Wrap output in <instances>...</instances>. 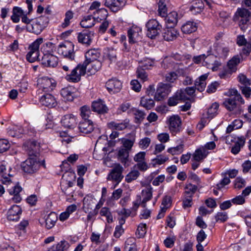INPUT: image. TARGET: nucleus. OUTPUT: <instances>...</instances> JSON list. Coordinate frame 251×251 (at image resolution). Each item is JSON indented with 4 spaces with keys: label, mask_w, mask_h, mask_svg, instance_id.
I'll return each instance as SVG.
<instances>
[{
    "label": "nucleus",
    "mask_w": 251,
    "mask_h": 251,
    "mask_svg": "<svg viewBox=\"0 0 251 251\" xmlns=\"http://www.w3.org/2000/svg\"><path fill=\"white\" fill-rule=\"evenodd\" d=\"M140 105L146 109H151L154 106V100L147 97H143L141 99Z\"/></svg>",
    "instance_id": "40"
},
{
    "label": "nucleus",
    "mask_w": 251,
    "mask_h": 251,
    "mask_svg": "<svg viewBox=\"0 0 251 251\" xmlns=\"http://www.w3.org/2000/svg\"><path fill=\"white\" fill-rule=\"evenodd\" d=\"M196 87H188L185 89H180L178 91L181 96H182L183 100H189L190 97L192 96L195 92Z\"/></svg>",
    "instance_id": "33"
},
{
    "label": "nucleus",
    "mask_w": 251,
    "mask_h": 251,
    "mask_svg": "<svg viewBox=\"0 0 251 251\" xmlns=\"http://www.w3.org/2000/svg\"><path fill=\"white\" fill-rule=\"evenodd\" d=\"M197 29V24L193 21H188L181 26L182 31L185 34H190Z\"/></svg>",
    "instance_id": "31"
},
{
    "label": "nucleus",
    "mask_w": 251,
    "mask_h": 251,
    "mask_svg": "<svg viewBox=\"0 0 251 251\" xmlns=\"http://www.w3.org/2000/svg\"><path fill=\"white\" fill-rule=\"evenodd\" d=\"M61 124L65 127L73 128L76 125V118L73 114H66L62 117Z\"/></svg>",
    "instance_id": "22"
},
{
    "label": "nucleus",
    "mask_w": 251,
    "mask_h": 251,
    "mask_svg": "<svg viewBox=\"0 0 251 251\" xmlns=\"http://www.w3.org/2000/svg\"><path fill=\"white\" fill-rule=\"evenodd\" d=\"M214 50L219 57H226L229 51V49L224 44L216 43L214 46Z\"/></svg>",
    "instance_id": "26"
},
{
    "label": "nucleus",
    "mask_w": 251,
    "mask_h": 251,
    "mask_svg": "<svg viewBox=\"0 0 251 251\" xmlns=\"http://www.w3.org/2000/svg\"><path fill=\"white\" fill-rule=\"evenodd\" d=\"M219 105L217 102L213 103L208 109L207 114L210 117H213L216 114Z\"/></svg>",
    "instance_id": "60"
},
{
    "label": "nucleus",
    "mask_w": 251,
    "mask_h": 251,
    "mask_svg": "<svg viewBox=\"0 0 251 251\" xmlns=\"http://www.w3.org/2000/svg\"><path fill=\"white\" fill-rule=\"evenodd\" d=\"M126 2L125 0H105L104 4L112 11L117 12L125 5Z\"/></svg>",
    "instance_id": "17"
},
{
    "label": "nucleus",
    "mask_w": 251,
    "mask_h": 251,
    "mask_svg": "<svg viewBox=\"0 0 251 251\" xmlns=\"http://www.w3.org/2000/svg\"><path fill=\"white\" fill-rule=\"evenodd\" d=\"M123 171V167L120 164H116L110 170L107 176V180L115 182L116 185L118 184L124 177L122 175Z\"/></svg>",
    "instance_id": "9"
},
{
    "label": "nucleus",
    "mask_w": 251,
    "mask_h": 251,
    "mask_svg": "<svg viewBox=\"0 0 251 251\" xmlns=\"http://www.w3.org/2000/svg\"><path fill=\"white\" fill-rule=\"evenodd\" d=\"M93 36V32L84 30L78 33L77 40L79 43L88 46L91 44Z\"/></svg>",
    "instance_id": "14"
},
{
    "label": "nucleus",
    "mask_w": 251,
    "mask_h": 251,
    "mask_svg": "<svg viewBox=\"0 0 251 251\" xmlns=\"http://www.w3.org/2000/svg\"><path fill=\"white\" fill-rule=\"evenodd\" d=\"M85 75V70L81 63L73 68L71 73L65 76V79L70 82L76 83L81 79V77Z\"/></svg>",
    "instance_id": "6"
},
{
    "label": "nucleus",
    "mask_w": 251,
    "mask_h": 251,
    "mask_svg": "<svg viewBox=\"0 0 251 251\" xmlns=\"http://www.w3.org/2000/svg\"><path fill=\"white\" fill-rule=\"evenodd\" d=\"M43 47L41 48V52L43 53V56H42V59L40 60V55L39 54V52H34L33 53L30 54H27L26 55V59L29 62L32 63L35 62L36 60L41 61V64L44 66L46 67L47 66V51L46 50V47H47V44H46Z\"/></svg>",
    "instance_id": "11"
},
{
    "label": "nucleus",
    "mask_w": 251,
    "mask_h": 251,
    "mask_svg": "<svg viewBox=\"0 0 251 251\" xmlns=\"http://www.w3.org/2000/svg\"><path fill=\"white\" fill-rule=\"evenodd\" d=\"M145 70L144 68L138 67L136 71L138 78L143 82L146 81L148 79V75Z\"/></svg>",
    "instance_id": "57"
},
{
    "label": "nucleus",
    "mask_w": 251,
    "mask_h": 251,
    "mask_svg": "<svg viewBox=\"0 0 251 251\" xmlns=\"http://www.w3.org/2000/svg\"><path fill=\"white\" fill-rule=\"evenodd\" d=\"M240 61V60L239 57L234 56L228 61L226 67L231 73H235L237 70V67L239 64Z\"/></svg>",
    "instance_id": "37"
},
{
    "label": "nucleus",
    "mask_w": 251,
    "mask_h": 251,
    "mask_svg": "<svg viewBox=\"0 0 251 251\" xmlns=\"http://www.w3.org/2000/svg\"><path fill=\"white\" fill-rule=\"evenodd\" d=\"M74 46L71 42H65L60 44L58 48V53L62 54L65 57L71 60L75 58V52L74 51Z\"/></svg>",
    "instance_id": "8"
},
{
    "label": "nucleus",
    "mask_w": 251,
    "mask_h": 251,
    "mask_svg": "<svg viewBox=\"0 0 251 251\" xmlns=\"http://www.w3.org/2000/svg\"><path fill=\"white\" fill-rule=\"evenodd\" d=\"M74 89L71 87H67L62 88L60 91V94L64 100L72 101L74 98Z\"/></svg>",
    "instance_id": "32"
},
{
    "label": "nucleus",
    "mask_w": 251,
    "mask_h": 251,
    "mask_svg": "<svg viewBox=\"0 0 251 251\" xmlns=\"http://www.w3.org/2000/svg\"><path fill=\"white\" fill-rule=\"evenodd\" d=\"M73 18L74 13L71 10L67 11L65 13L64 22L62 24V27L65 28L69 26L71 23V20Z\"/></svg>",
    "instance_id": "52"
},
{
    "label": "nucleus",
    "mask_w": 251,
    "mask_h": 251,
    "mask_svg": "<svg viewBox=\"0 0 251 251\" xmlns=\"http://www.w3.org/2000/svg\"><path fill=\"white\" fill-rule=\"evenodd\" d=\"M147 35L151 39H153L161 32L162 25L155 19H151L146 24Z\"/></svg>",
    "instance_id": "5"
},
{
    "label": "nucleus",
    "mask_w": 251,
    "mask_h": 251,
    "mask_svg": "<svg viewBox=\"0 0 251 251\" xmlns=\"http://www.w3.org/2000/svg\"><path fill=\"white\" fill-rule=\"evenodd\" d=\"M165 17L166 23L167 26L174 27L177 24L178 21L182 17L181 14H178L175 11L169 13Z\"/></svg>",
    "instance_id": "19"
},
{
    "label": "nucleus",
    "mask_w": 251,
    "mask_h": 251,
    "mask_svg": "<svg viewBox=\"0 0 251 251\" xmlns=\"http://www.w3.org/2000/svg\"><path fill=\"white\" fill-rule=\"evenodd\" d=\"M139 31L141 32V30L138 27H133L128 30L127 36L130 44H134L138 40L140 35Z\"/></svg>",
    "instance_id": "27"
},
{
    "label": "nucleus",
    "mask_w": 251,
    "mask_h": 251,
    "mask_svg": "<svg viewBox=\"0 0 251 251\" xmlns=\"http://www.w3.org/2000/svg\"><path fill=\"white\" fill-rule=\"evenodd\" d=\"M24 149L29 156H36L40 151V145L34 141H29L24 145Z\"/></svg>",
    "instance_id": "12"
},
{
    "label": "nucleus",
    "mask_w": 251,
    "mask_h": 251,
    "mask_svg": "<svg viewBox=\"0 0 251 251\" xmlns=\"http://www.w3.org/2000/svg\"><path fill=\"white\" fill-rule=\"evenodd\" d=\"M147 232V225L146 224L141 223L138 226L136 234L138 238H142L144 236Z\"/></svg>",
    "instance_id": "55"
},
{
    "label": "nucleus",
    "mask_w": 251,
    "mask_h": 251,
    "mask_svg": "<svg viewBox=\"0 0 251 251\" xmlns=\"http://www.w3.org/2000/svg\"><path fill=\"white\" fill-rule=\"evenodd\" d=\"M41 165L46 168L45 159L40 163L34 157H29L22 163L21 167L25 173L31 174L36 172Z\"/></svg>",
    "instance_id": "4"
},
{
    "label": "nucleus",
    "mask_w": 251,
    "mask_h": 251,
    "mask_svg": "<svg viewBox=\"0 0 251 251\" xmlns=\"http://www.w3.org/2000/svg\"><path fill=\"white\" fill-rule=\"evenodd\" d=\"M46 81L47 79L46 78H39L37 81V85L39 88L38 93L42 94V91L44 92L39 100L40 106L41 107L44 106V109H46V107L47 106V101L46 100V96L47 95V93L46 91L47 88L43 85V84L44 82H46Z\"/></svg>",
    "instance_id": "15"
},
{
    "label": "nucleus",
    "mask_w": 251,
    "mask_h": 251,
    "mask_svg": "<svg viewBox=\"0 0 251 251\" xmlns=\"http://www.w3.org/2000/svg\"><path fill=\"white\" fill-rule=\"evenodd\" d=\"M207 156L206 151L203 147L197 149L192 155V161H202Z\"/></svg>",
    "instance_id": "30"
},
{
    "label": "nucleus",
    "mask_w": 251,
    "mask_h": 251,
    "mask_svg": "<svg viewBox=\"0 0 251 251\" xmlns=\"http://www.w3.org/2000/svg\"><path fill=\"white\" fill-rule=\"evenodd\" d=\"M213 58V55H208L205 56L204 54H202L198 56H195L193 58V61L196 64H200L201 61H203L204 63H208L209 59Z\"/></svg>",
    "instance_id": "50"
},
{
    "label": "nucleus",
    "mask_w": 251,
    "mask_h": 251,
    "mask_svg": "<svg viewBox=\"0 0 251 251\" xmlns=\"http://www.w3.org/2000/svg\"><path fill=\"white\" fill-rule=\"evenodd\" d=\"M162 34L164 40L170 41L175 40L178 36L179 32L174 27L167 26Z\"/></svg>",
    "instance_id": "20"
},
{
    "label": "nucleus",
    "mask_w": 251,
    "mask_h": 251,
    "mask_svg": "<svg viewBox=\"0 0 251 251\" xmlns=\"http://www.w3.org/2000/svg\"><path fill=\"white\" fill-rule=\"evenodd\" d=\"M245 144V140L242 138H239L232 146L231 152L234 154H237L240 151L241 148L243 147Z\"/></svg>",
    "instance_id": "47"
},
{
    "label": "nucleus",
    "mask_w": 251,
    "mask_h": 251,
    "mask_svg": "<svg viewBox=\"0 0 251 251\" xmlns=\"http://www.w3.org/2000/svg\"><path fill=\"white\" fill-rule=\"evenodd\" d=\"M10 146L9 141L6 139H0V153L3 152L9 149Z\"/></svg>",
    "instance_id": "63"
},
{
    "label": "nucleus",
    "mask_w": 251,
    "mask_h": 251,
    "mask_svg": "<svg viewBox=\"0 0 251 251\" xmlns=\"http://www.w3.org/2000/svg\"><path fill=\"white\" fill-rule=\"evenodd\" d=\"M100 53L99 50L93 49L89 50L85 54V60L84 62L87 63L88 61H98L100 57Z\"/></svg>",
    "instance_id": "25"
},
{
    "label": "nucleus",
    "mask_w": 251,
    "mask_h": 251,
    "mask_svg": "<svg viewBox=\"0 0 251 251\" xmlns=\"http://www.w3.org/2000/svg\"><path fill=\"white\" fill-rule=\"evenodd\" d=\"M180 92L177 91L176 92L172 97H170L168 100V105L170 106H174L176 105L179 100H182V96L180 94Z\"/></svg>",
    "instance_id": "46"
},
{
    "label": "nucleus",
    "mask_w": 251,
    "mask_h": 251,
    "mask_svg": "<svg viewBox=\"0 0 251 251\" xmlns=\"http://www.w3.org/2000/svg\"><path fill=\"white\" fill-rule=\"evenodd\" d=\"M129 151L126 149L120 147L118 151V157L123 164H126L129 157Z\"/></svg>",
    "instance_id": "39"
},
{
    "label": "nucleus",
    "mask_w": 251,
    "mask_h": 251,
    "mask_svg": "<svg viewBox=\"0 0 251 251\" xmlns=\"http://www.w3.org/2000/svg\"><path fill=\"white\" fill-rule=\"evenodd\" d=\"M208 74H205L196 80L195 82V87L200 92H202L205 89L206 85L205 81L208 77Z\"/></svg>",
    "instance_id": "28"
},
{
    "label": "nucleus",
    "mask_w": 251,
    "mask_h": 251,
    "mask_svg": "<svg viewBox=\"0 0 251 251\" xmlns=\"http://www.w3.org/2000/svg\"><path fill=\"white\" fill-rule=\"evenodd\" d=\"M57 219L58 217L57 214L55 212H51L48 215V222H50V225L48 224V229L54 226Z\"/></svg>",
    "instance_id": "58"
},
{
    "label": "nucleus",
    "mask_w": 251,
    "mask_h": 251,
    "mask_svg": "<svg viewBox=\"0 0 251 251\" xmlns=\"http://www.w3.org/2000/svg\"><path fill=\"white\" fill-rule=\"evenodd\" d=\"M228 217L226 212H218L215 216V219L216 222L224 223L227 221Z\"/></svg>",
    "instance_id": "56"
},
{
    "label": "nucleus",
    "mask_w": 251,
    "mask_h": 251,
    "mask_svg": "<svg viewBox=\"0 0 251 251\" xmlns=\"http://www.w3.org/2000/svg\"><path fill=\"white\" fill-rule=\"evenodd\" d=\"M105 56L111 62H115L117 60V52L113 48H108L105 52Z\"/></svg>",
    "instance_id": "49"
},
{
    "label": "nucleus",
    "mask_w": 251,
    "mask_h": 251,
    "mask_svg": "<svg viewBox=\"0 0 251 251\" xmlns=\"http://www.w3.org/2000/svg\"><path fill=\"white\" fill-rule=\"evenodd\" d=\"M43 39L40 38H38L33 42L29 47V51L27 54H30L34 52L39 51V46L43 43Z\"/></svg>",
    "instance_id": "48"
},
{
    "label": "nucleus",
    "mask_w": 251,
    "mask_h": 251,
    "mask_svg": "<svg viewBox=\"0 0 251 251\" xmlns=\"http://www.w3.org/2000/svg\"><path fill=\"white\" fill-rule=\"evenodd\" d=\"M21 213V208L17 205H13L7 212V219L9 221H18Z\"/></svg>",
    "instance_id": "21"
},
{
    "label": "nucleus",
    "mask_w": 251,
    "mask_h": 251,
    "mask_svg": "<svg viewBox=\"0 0 251 251\" xmlns=\"http://www.w3.org/2000/svg\"><path fill=\"white\" fill-rule=\"evenodd\" d=\"M96 16L88 15L85 17L80 22V25L84 28H90L95 25Z\"/></svg>",
    "instance_id": "35"
},
{
    "label": "nucleus",
    "mask_w": 251,
    "mask_h": 251,
    "mask_svg": "<svg viewBox=\"0 0 251 251\" xmlns=\"http://www.w3.org/2000/svg\"><path fill=\"white\" fill-rule=\"evenodd\" d=\"M233 94L234 96L225 99L223 105L227 110L233 111L235 114H240L243 112L242 105L245 103V101L236 90H233Z\"/></svg>",
    "instance_id": "2"
},
{
    "label": "nucleus",
    "mask_w": 251,
    "mask_h": 251,
    "mask_svg": "<svg viewBox=\"0 0 251 251\" xmlns=\"http://www.w3.org/2000/svg\"><path fill=\"white\" fill-rule=\"evenodd\" d=\"M167 0H156L158 15L162 17H166L167 14Z\"/></svg>",
    "instance_id": "36"
},
{
    "label": "nucleus",
    "mask_w": 251,
    "mask_h": 251,
    "mask_svg": "<svg viewBox=\"0 0 251 251\" xmlns=\"http://www.w3.org/2000/svg\"><path fill=\"white\" fill-rule=\"evenodd\" d=\"M100 214L101 216L105 217L107 222L109 224L113 222V218L110 210L107 207H102L100 211Z\"/></svg>",
    "instance_id": "41"
},
{
    "label": "nucleus",
    "mask_w": 251,
    "mask_h": 251,
    "mask_svg": "<svg viewBox=\"0 0 251 251\" xmlns=\"http://www.w3.org/2000/svg\"><path fill=\"white\" fill-rule=\"evenodd\" d=\"M124 251H137L135 239L134 238H129L126 240Z\"/></svg>",
    "instance_id": "45"
},
{
    "label": "nucleus",
    "mask_w": 251,
    "mask_h": 251,
    "mask_svg": "<svg viewBox=\"0 0 251 251\" xmlns=\"http://www.w3.org/2000/svg\"><path fill=\"white\" fill-rule=\"evenodd\" d=\"M139 175L140 173L138 171H132L126 176L125 180L127 183H130L133 180L136 179Z\"/></svg>",
    "instance_id": "54"
},
{
    "label": "nucleus",
    "mask_w": 251,
    "mask_h": 251,
    "mask_svg": "<svg viewBox=\"0 0 251 251\" xmlns=\"http://www.w3.org/2000/svg\"><path fill=\"white\" fill-rule=\"evenodd\" d=\"M92 108L93 111L100 114H104L108 111L107 106L101 100L93 101L92 103Z\"/></svg>",
    "instance_id": "18"
},
{
    "label": "nucleus",
    "mask_w": 251,
    "mask_h": 251,
    "mask_svg": "<svg viewBox=\"0 0 251 251\" xmlns=\"http://www.w3.org/2000/svg\"><path fill=\"white\" fill-rule=\"evenodd\" d=\"M128 120H125L122 122H111L108 124V127L112 129L123 130L126 129L128 126Z\"/></svg>",
    "instance_id": "29"
},
{
    "label": "nucleus",
    "mask_w": 251,
    "mask_h": 251,
    "mask_svg": "<svg viewBox=\"0 0 251 251\" xmlns=\"http://www.w3.org/2000/svg\"><path fill=\"white\" fill-rule=\"evenodd\" d=\"M48 52H49V50ZM58 57L48 52V67H51L53 68L55 67L58 65Z\"/></svg>",
    "instance_id": "53"
},
{
    "label": "nucleus",
    "mask_w": 251,
    "mask_h": 251,
    "mask_svg": "<svg viewBox=\"0 0 251 251\" xmlns=\"http://www.w3.org/2000/svg\"><path fill=\"white\" fill-rule=\"evenodd\" d=\"M105 86L109 93H115L121 90L122 87V83L116 78H112L106 82Z\"/></svg>",
    "instance_id": "16"
},
{
    "label": "nucleus",
    "mask_w": 251,
    "mask_h": 251,
    "mask_svg": "<svg viewBox=\"0 0 251 251\" xmlns=\"http://www.w3.org/2000/svg\"><path fill=\"white\" fill-rule=\"evenodd\" d=\"M183 145H179L175 147L170 148L167 150L168 152L172 155L178 154L180 153L183 151Z\"/></svg>",
    "instance_id": "61"
},
{
    "label": "nucleus",
    "mask_w": 251,
    "mask_h": 251,
    "mask_svg": "<svg viewBox=\"0 0 251 251\" xmlns=\"http://www.w3.org/2000/svg\"><path fill=\"white\" fill-rule=\"evenodd\" d=\"M251 19V12L245 8H238L234 13L233 20L237 22L242 30L247 28Z\"/></svg>",
    "instance_id": "3"
},
{
    "label": "nucleus",
    "mask_w": 251,
    "mask_h": 251,
    "mask_svg": "<svg viewBox=\"0 0 251 251\" xmlns=\"http://www.w3.org/2000/svg\"><path fill=\"white\" fill-rule=\"evenodd\" d=\"M198 186L191 183L187 184L185 187V193L188 195V197H192L198 189Z\"/></svg>",
    "instance_id": "51"
},
{
    "label": "nucleus",
    "mask_w": 251,
    "mask_h": 251,
    "mask_svg": "<svg viewBox=\"0 0 251 251\" xmlns=\"http://www.w3.org/2000/svg\"><path fill=\"white\" fill-rule=\"evenodd\" d=\"M96 12L100 16L99 17L98 16V17H96V19L98 22H99L98 19H100V21L105 20L108 16L107 11L105 8L100 9L98 10H97Z\"/></svg>",
    "instance_id": "62"
},
{
    "label": "nucleus",
    "mask_w": 251,
    "mask_h": 251,
    "mask_svg": "<svg viewBox=\"0 0 251 251\" xmlns=\"http://www.w3.org/2000/svg\"><path fill=\"white\" fill-rule=\"evenodd\" d=\"M153 188L151 185H148L145 189L142 190L141 195L143 200L141 201V205L143 207H146V203L150 201L152 197Z\"/></svg>",
    "instance_id": "24"
},
{
    "label": "nucleus",
    "mask_w": 251,
    "mask_h": 251,
    "mask_svg": "<svg viewBox=\"0 0 251 251\" xmlns=\"http://www.w3.org/2000/svg\"><path fill=\"white\" fill-rule=\"evenodd\" d=\"M169 130L172 135L175 136L182 130L181 120L178 115H173L168 120Z\"/></svg>",
    "instance_id": "7"
},
{
    "label": "nucleus",
    "mask_w": 251,
    "mask_h": 251,
    "mask_svg": "<svg viewBox=\"0 0 251 251\" xmlns=\"http://www.w3.org/2000/svg\"><path fill=\"white\" fill-rule=\"evenodd\" d=\"M131 104L129 102H124L119 105L117 109V113L121 114L123 112H127L131 109Z\"/></svg>",
    "instance_id": "59"
},
{
    "label": "nucleus",
    "mask_w": 251,
    "mask_h": 251,
    "mask_svg": "<svg viewBox=\"0 0 251 251\" xmlns=\"http://www.w3.org/2000/svg\"><path fill=\"white\" fill-rule=\"evenodd\" d=\"M70 247V245L67 241H62L52 248L48 249V251H64L67 250Z\"/></svg>",
    "instance_id": "42"
},
{
    "label": "nucleus",
    "mask_w": 251,
    "mask_h": 251,
    "mask_svg": "<svg viewBox=\"0 0 251 251\" xmlns=\"http://www.w3.org/2000/svg\"><path fill=\"white\" fill-rule=\"evenodd\" d=\"M79 129L80 132L88 134L93 131L94 126L91 120H82L79 124Z\"/></svg>",
    "instance_id": "23"
},
{
    "label": "nucleus",
    "mask_w": 251,
    "mask_h": 251,
    "mask_svg": "<svg viewBox=\"0 0 251 251\" xmlns=\"http://www.w3.org/2000/svg\"><path fill=\"white\" fill-rule=\"evenodd\" d=\"M190 7V11L194 14L201 13L204 8V3L201 0H195Z\"/></svg>",
    "instance_id": "38"
},
{
    "label": "nucleus",
    "mask_w": 251,
    "mask_h": 251,
    "mask_svg": "<svg viewBox=\"0 0 251 251\" xmlns=\"http://www.w3.org/2000/svg\"><path fill=\"white\" fill-rule=\"evenodd\" d=\"M151 140L149 137H145L141 139L139 142V147L142 149H147L150 145Z\"/></svg>",
    "instance_id": "64"
},
{
    "label": "nucleus",
    "mask_w": 251,
    "mask_h": 251,
    "mask_svg": "<svg viewBox=\"0 0 251 251\" xmlns=\"http://www.w3.org/2000/svg\"><path fill=\"white\" fill-rule=\"evenodd\" d=\"M83 208L86 213H90V210L94 207L95 202L92 197L86 196L83 199Z\"/></svg>",
    "instance_id": "34"
},
{
    "label": "nucleus",
    "mask_w": 251,
    "mask_h": 251,
    "mask_svg": "<svg viewBox=\"0 0 251 251\" xmlns=\"http://www.w3.org/2000/svg\"><path fill=\"white\" fill-rule=\"evenodd\" d=\"M128 114L134 115L135 119L138 121L143 120L146 115L144 111L134 107H131V109L128 111Z\"/></svg>",
    "instance_id": "44"
},
{
    "label": "nucleus",
    "mask_w": 251,
    "mask_h": 251,
    "mask_svg": "<svg viewBox=\"0 0 251 251\" xmlns=\"http://www.w3.org/2000/svg\"><path fill=\"white\" fill-rule=\"evenodd\" d=\"M172 86L170 84L159 83L154 95V99L160 101L166 98L171 91Z\"/></svg>",
    "instance_id": "10"
},
{
    "label": "nucleus",
    "mask_w": 251,
    "mask_h": 251,
    "mask_svg": "<svg viewBox=\"0 0 251 251\" xmlns=\"http://www.w3.org/2000/svg\"><path fill=\"white\" fill-rule=\"evenodd\" d=\"M81 64L85 70V73L86 74L87 72L91 75L95 74L100 70L102 65L101 62L100 60L90 61V62L88 61L87 63L83 62V64Z\"/></svg>",
    "instance_id": "13"
},
{
    "label": "nucleus",
    "mask_w": 251,
    "mask_h": 251,
    "mask_svg": "<svg viewBox=\"0 0 251 251\" xmlns=\"http://www.w3.org/2000/svg\"><path fill=\"white\" fill-rule=\"evenodd\" d=\"M80 115L83 120H90L89 118L92 114L91 109L89 106L84 105L80 108Z\"/></svg>",
    "instance_id": "43"
},
{
    "label": "nucleus",
    "mask_w": 251,
    "mask_h": 251,
    "mask_svg": "<svg viewBox=\"0 0 251 251\" xmlns=\"http://www.w3.org/2000/svg\"><path fill=\"white\" fill-rule=\"evenodd\" d=\"M10 176L9 173L6 172V169L5 165L0 163V181L3 184H7L11 185L7 190L9 194L14 195L12 200L15 202H20L21 201V197L19 195L22 189L21 186L16 185L13 183L9 177Z\"/></svg>",
    "instance_id": "1"
}]
</instances>
